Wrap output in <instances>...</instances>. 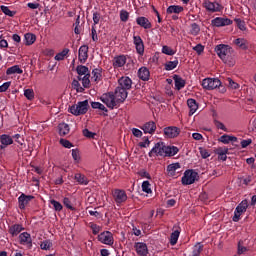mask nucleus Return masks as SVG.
<instances>
[{
  "mask_svg": "<svg viewBox=\"0 0 256 256\" xmlns=\"http://www.w3.org/2000/svg\"><path fill=\"white\" fill-rule=\"evenodd\" d=\"M249 207V202L247 199L242 200L241 203L238 204V206L235 208L234 216L232 218V221L234 223H239L241 220V215L247 211V208Z\"/></svg>",
  "mask_w": 256,
  "mask_h": 256,
  "instance_id": "20e7f679",
  "label": "nucleus"
},
{
  "mask_svg": "<svg viewBox=\"0 0 256 256\" xmlns=\"http://www.w3.org/2000/svg\"><path fill=\"white\" fill-rule=\"evenodd\" d=\"M67 55H69V48H65L60 53L56 54L55 60L56 61H63V59H65V57H67Z\"/></svg>",
  "mask_w": 256,
  "mask_h": 256,
  "instance_id": "a18cd8bd",
  "label": "nucleus"
},
{
  "mask_svg": "<svg viewBox=\"0 0 256 256\" xmlns=\"http://www.w3.org/2000/svg\"><path fill=\"white\" fill-rule=\"evenodd\" d=\"M249 251V248L245 246V241L240 240L237 245V254L243 255L244 253H247Z\"/></svg>",
  "mask_w": 256,
  "mask_h": 256,
  "instance_id": "4c0bfd02",
  "label": "nucleus"
},
{
  "mask_svg": "<svg viewBox=\"0 0 256 256\" xmlns=\"http://www.w3.org/2000/svg\"><path fill=\"white\" fill-rule=\"evenodd\" d=\"M227 153H229V148L227 147H219L216 149V155L218 156L227 155Z\"/></svg>",
  "mask_w": 256,
  "mask_h": 256,
  "instance_id": "680f3d73",
  "label": "nucleus"
},
{
  "mask_svg": "<svg viewBox=\"0 0 256 256\" xmlns=\"http://www.w3.org/2000/svg\"><path fill=\"white\" fill-rule=\"evenodd\" d=\"M82 134L84 135V137H87V139H95V136L97 135V133L95 132H91L89 131V129L85 128L82 131Z\"/></svg>",
  "mask_w": 256,
  "mask_h": 256,
  "instance_id": "13d9d810",
  "label": "nucleus"
},
{
  "mask_svg": "<svg viewBox=\"0 0 256 256\" xmlns=\"http://www.w3.org/2000/svg\"><path fill=\"white\" fill-rule=\"evenodd\" d=\"M136 23L137 25H139V27H142V29H151L153 27V24H151V21H149V18L145 16L137 17Z\"/></svg>",
  "mask_w": 256,
  "mask_h": 256,
  "instance_id": "aec40b11",
  "label": "nucleus"
},
{
  "mask_svg": "<svg viewBox=\"0 0 256 256\" xmlns=\"http://www.w3.org/2000/svg\"><path fill=\"white\" fill-rule=\"evenodd\" d=\"M20 245H28V247H33V239H31V234L28 232H23L19 235Z\"/></svg>",
  "mask_w": 256,
  "mask_h": 256,
  "instance_id": "412c9836",
  "label": "nucleus"
},
{
  "mask_svg": "<svg viewBox=\"0 0 256 256\" xmlns=\"http://www.w3.org/2000/svg\"><path fill=\"white\" fill-rule=\"evenodd\" d=\"M139 177H142L143 179H151V174H149V172H147L146 170H140L138 172Z\"/></svg>",
  "mask_w": 256,
  "mask_h": 256,
  "instance_id": "69168bd1",
  "label": "nucleus"
},
{
  "mask_svg": "<svg viewBox=\"0 0 256 256\" xmlns=\"http://www.w3.org/2000/svg\"><path fill=\"white\" fill-rule=\"evenodd\" d=\"M90 77H91V74H86L83 77L78 76V81H82V85H83L84 89H89V87H91Z\"/></svg>",
  "mask_w": 256,
  "mask_h": 256,
  "instance_id": "f704fd0d",
  "label": "nucleus"
},
{
  "mask_svg": "<svg viewBox=\"0 0 256 256\" xmlns=\"http://www.w3.org/2000/svg\"><path fill=\"white\" fill-rule=\"evenodd\" d=\"M197 177H199V174L195 172V170H186L181 179V183L182 185H193V183L197 181Z\"/></svg>",
  "mask_w": 256,
  "mask_h": 256,
  "instance_id": "423d86ee",
  "label": "nucleus"
},
{
  "mask_svg": "<svg viewBox=\"0 0 256 256\" xmlns=\"http://www.w3.org/2000/svg\"><path fill=\"white\" fill-rule=\"evenodd\" d=\"M58 131L60 137H65V135H69V131H71V128L69 127V124L62 122L58 125Z\"/></svg>",
  "mask_w": 256,
  "mask_h": 256,
  "instance_id": "bb28decb",
  "label": "nucleus"
},
{
  "mask_svg": "<svg viewBox=\"0 0 256 256\" xmlns=\"http://www.w3.org/2000/svg\"><path fill=\"white\" fill-rule=\"evenodd\" d=\"M112 197L116 203V205H122V203H125L127 201V192L122 189H114L112 191Z\"/></svg>",
  "mask_w": 256,
  "mask_h": 256,
  "instance_id": "1a4fd4ad",
  "label": "nucleus"
},
{
  "mask_svg": "<svg viewBox=\"0 0 256 256\" xmlns=\"http://www.w3.org/2000/svg\"><path fill=\"white\" fill-rule=\"evenodd\" d=\"M203 7L208 13H221L223 11V6L217 1L211 2L210 0H205Z\"/></svg>",
  "mask_w": 256,
  "mask_h": 256,
  "instance_id": "6e6552de",
  "label": "nucleus"
},
{
  "mask_svg": "<svg viewBox=\"0 0 256 256\" xmlns=\"http://www.w3.org/2000/svg\"><path fill=\"white\" fill-rule=\"evenodd\" d=\"M74 179L78 185H89V179L87 176H85V174L76 173L74 175Z\"/></svg>",
  "mask_w": 256,
  "mask_h": 256,
  "instance_id": "cd10ccee",
  "label": "nucleus"
},
{
  "mask_svg": "<svg viewBox=\"0 0 256 256\" xmlns=\"http://www.w3.org/2000/svg\"><path fill=\"white\" fill-rule=\"evenodd\" d=\"M0 143L4 147H9V145H13V138L10 135L2 134L0 136Z\"/></svg>",
  "mask_w": 256,
  "mask_h": 256,
  "instance_id": "c756f323",
  "label": "nucleus"
},
{
  "mask_svg": "<svg viewBox=\"0 0 256 256\" xmlns=\"http://www.w3.org/2000/svg\"><path fill=\"white\" fill-rule=\"evenodd\" d=\"M140 129H142V131H144V133L147 135V133L149 135H153V133H155V131H157V124H155L154 121H149L146 122L145 124H143L142 126H140Z\"/></svg>",
  "mask_w": 256,
  "mask_h": 256,
  "instance_id": "dca6fc26",
  "label": "nucleus"
},
{
  "mask_svg": "<svg viewBox=\"0 0 256 256\" xmlns=\"http://www.w3.org/2000/svg\"><path fill=\"white\" fill-rule=\"evenodd\" d=\"M103 68H95L92 70V79L98 83V81H101L103 79Z\"/></svg>",
  "mask_w": 256,
  "mask_h": 256,
  "instance_id": "72a5a7b5",
  "label": "nucleus"
},
{
  "mask_svg": "<svg viewBox=\"0 0 256 256\" xmlns=\"http://www.w3.org/2000/svg\"><path fill=\"white\" fill-rule=\"evenodd\" d=\"M32 199H35V197L32 195H25L22 193L18 197L19 209H22V210L25 209L27 205H29Z\"/></svg>",
  "mask_w": 256,
  "mask_h": 256,
  "instance_id": "f3484780",
  "label": "nucleus"
},
{
  "mask_svg": "<svg viewBox=\"0 0 256 256\" xmlns=\"http://www.w3.org/2000/svg\"><path fill=\"white\" fill-rule=\"evenodd\" d=\"M179 235H181V232H179V230H176L171 233L170 245H177V241H179Z\"/></svg>",
  "mask_w": 256,
  "mask_h": 256,
  "instance_id": "79ce46f5",
  "label": "nucleus"
},
{
  "mask_svg": "<svg viewBox=\"0 0 256 256\" xmlns=\"http://www.w3.org/2000/svg\"><path fill=\"white\" fill-rule=\"evenodd\" d=\"M25 228H23V225L21 224H14L9 227V233L12 235V237H17L21 231H23Z\"/></svg>",
  "mask_w": 256,
  "mask_h": 256,
  "instance_id": "c85d7f7f",
  "label": "nucleus"
},
{
  "mask_svg": "<svg viewBox=\"0 0 256 256\" xmlns=\"http://www.w3.org/2000/svg\"><path fill=\"white\" fill-rule=\"evenodd\" d=\"M72 158L76 163H79L81 161V156L79 155V150L77 149H72Z\"/></svg>",
  "mask_w": 256,
  "mask_h": 256,
  "instance_id": "e2e57ef3",
  "label": "nucleus"
},
{
  "mask_svg": "<svg viewBox=\"0 0 256 256\" xmlns=\"http://www.w3.org/2000/svg\"><path fill=\"white\" fill-rule=\"evenodd\" d=\"M6 75H23V69L19 65H14L6 70Z\"/></svg>",
  "mask_w": 256,
  "mask_h": 256,
  "instance_id": "2f4dec72",
  "label": "nucleus"
},
{
  "mask_svg": "<svg viewBox=\"0 0 256 256\" xmlns=\"http://www.w3.org/2000/svg\"><path fill=\"white\" fill-rule=\"evenodd\" d=\"M185 11V8L180 5H171L166 9L167 15H179V13H183Z\"/></svg>",
  "mask_w": 256,
  "mask_h": 256,
  "instance_id": "b1692460",
  "label": "nucleus"
},
{
  "mask_svg": "<svg viewBox=\"0 0 256 256\" xmlns=\"http://www.w3.org/2000/svg\"><path fill=\"white\" fill-rule=\"evenodd\" d=\"M173 79L175 88L177 89V91H181V89H183L186 85L185 79L181 78V76L179 75H174Z\"/></svg>",
  "mask_w": 256,
  "mask_h": 256,
  "instance_id": "a878e982",
  "label": "nucleus"
},
{
  "mask_svg": "<svg viewBox=\"0 0 256 256\" xmlns=\"http://www.w3.org/2000/svg\"><path fill=\"white\" fill-rule=\"evenodd\" d=\"M234 45H237L240 49H247V40L245 38H237L234 40Z\"/></svg>",
  "mask_w": 256,
  "mask_h": 256,
  "instance_id": "37998d69",
  "label": "nucleus"
},
{
  "mask_svg": "<svg viewBox=\"0 0 256 256\" xmlns=\"http://www.w3.org/2000/svg\"><path fill=\"white\" fill-rule=\"evenodd\" d=\"M60 143L62 144V147H65L66 149H71V147H73V143L69 140L61 139Z\"/></svg>",
  "mask_w": 256,
  "mask_h": 256,
  "instance_id": "774afa93",
  "label": "nucleus"
},
{
  "mask_svg": "<svg viewBox=\"0 0 256 256\" xmlns=\"http://www.w3.org/2000/svg\"><path fill=\"white\" fill-rule=\"evenodd\" d=\"M91 107L92 109H100V111H104V113L109 111L107 110V107H105V105L101 104L100 102H92Z\"/></svg>",
  "mask_w": 256,
  "mask_h": 256,
  "instance_id": "49530a36",
  "label": "nucleus"
},
{
  "mask_svg": "<svg viewBox=\"0 0 256 256\" xmlns=\"http://www.w3.org/2000/svg\"><path fill=\"white\" fill-rule=\"evenodd\" d=\"M201 251H203V245H201V243H198L193 248L192 256H201Z\"/></svg>",
  "mask_w": 256,
  "mask_h": 256,
  "instance_id": "3c124183",
  "label": "nucleus"
},
{
  "mask_svg": "<svg viewBox=\"0 0 256 256\" xmlns=\"http://www.w3.org/2000/svg\"><path fill=\"white\" fill-rule=\"evenodd\" d=\"M76 73L78 74V77H85V75H91L89 72V68L87 66L79 65L76 67Z\"/></svg>",
  "mask_w": 256,
  "mask_h": 256,
  "instance_id": "e433bc0d",
  "label": "nucleus"
},
{
  "mask_svg": "<svg viewBox=\"0 0 256 256\" xmlns=\"http://www.w3.org/2000/svg\"><path fill=\"white\" fill-rule=\"evenodd\" d=\"M225 85H227L230 89H239V84L231 78H227L225 80Z\"/></svg>",
  "mask_w": 256,
  "mask_h": 256,
  "instance_id": "de8ad7c7",
  "label": "nucleus"
},
{
  "mask_svg": "<svg viewBox=\"0 0 256 256\" xmlns=\"http://www.w3.org/2000/svg\"><path fill=\"white\" fill-rule=\"evenodd\" d=\"M133 43L135 45L136 53L143 55L145 53V44L141 36H133Z\"/></svg>",
  "mask_w": 256,
  "mask_h": 256,
  "instance_id": "ddd939ff",
  "label": "nucleus"
},
{
  "mask_svg": "<svg viewBox=\"0 0 256 256\" xmlns=\"http://www.w3.org/2000/svg\"><path fill=\"white\" fill-rule=\"evenodd\" d=\"M235 23H236L238 29H240V31H246L247 30V26L245 24V21L241 20V18H236Z\"/></svg>",
  "mask_w": 256,
  "mask_h": 256,
  "instance_id": "603ef678",
  "label": "nucleus"
},
{
  "mask_svg": "<svg viewBox=\"0 0 256 256\" xmlns=\"http://www.w3.org/2000/svg\"><path fill=\"white\" fill-rule=\"evenodd\" d=\"M89 111V100L80 101L77 104H74L68 108V113L79 117L85 115Z\"/></svg>",
  "mask_w": 256,
  "mask_h": 256,
  "instance_id": "f03ea898",
  "label": "nucleus"
},
{
  "mask_svg": "<svg viewBox=\"0 0 256 256\" xmlns=\"http://www.w3.org/2000/svg\"><path fill=\"white\" fill-rule=\"evenodd\" d=\"M24 97H26L28 101H33V99H35V92L33 89H26L24 90Z\"/></svg>",
  "mask_w": 256,
  "mask_h": 256,
  "instance_id": "8fccbe9b",
  "label": "nucleus"
},
{
  "mask_svg": "<svg viewBox=\"0 0 256 256\" xmlns=\"http://www.w3.org/2000/svg\"><path fill=\"white\" fill-rule=\"evenodd\" d=\"M142 191L148 194L153 193V191L151 190V183H149V181L146 180L142 183Z\"/></svg>",
  "mask_w": 256,
  "mask_h": 256,
  "instance_id": "864d4df0",
  "label": "nucleus"
},
{
  "mask_svg": "<svg viewBox=\"0 0 256 256\" xmlns=\"http://www.w3.org/2000/svg\"><path fill=\"white\" fill-rule=\"evenodd\" d=\"M218 141L224 145H229L230 141L236 143L237 137L224 134L218 139Z\"/></svg>",
  "mask_w": 256,
  "mask_h": 256,
  "instance_id": "473e14b6",
  "label": "nucleus"
},
{
  "mask_svg": "<svg viewBox=\"0 0 256 256\" xmlns=\"http://www.w3.org/2000/svg\"><path fill=\"white\" fill-rule=\"evenodd\" d=\"M72 88L75 89L77 93H83V91H85V88L81 86L78 80L72 81Z\"/></svg>",
  "mask_w": 256,
  "mask_h": 256,
  "instance_id": "09e8293b",
  "label": "nucleus"
},
{
  "mask_svg": "<svg viewBox=\"0 0 256 256\" xmlns=\"http://www.w3.org/2000/svg\"><path fill=\"white\" fill-rule=\"evenodd\" d=\"M100 101L106 105L109 109H115L119 105L113 92H108L100 97Z\"/></svg>",
  "mask_w": 256,
  "mask_h": 256,
  "instance_id": "39448f33",
  "label": "nucleus"
},
{
  "mask_svg": "<svg viewBox=\"0 0 256 256\" xmlns=\"http://www.w3.org/2000/svg\"><path fill=\"white\" fill-rule=\"evenodd\" d=\"M40 247L43 251H48V249H51V247H53V243L51 242V240H45L41 243Z\"/></svg>",
  "mask_w": 256,
  "mask_h": 256,
  "instance_id": "5fc2aeb1",
  "label": "nucleus"
},
{
  "mask_svg": "<svg viewBox=\"0 0 256 256\" xmlns=\"http://www.w3.org/2000/svg\"><path fill=\"white\" fill-rule=\"evenodd\" d=\"M187 105L190 109L189 111V117L195 115V113H197V109H199V104L197 103L196 99L193 98H189L187 100Z\"/></svg>",
  "mask_w": 256,
  "mask_h": 256,
  "instance_id": "5701e85b",
  "label": "nucleus"
},
{
  "mask_svg": "<svg viewBox=\"0 0 256 256\" xmlns=\"http://www.w3.org/2000/svg\"><path fill=\"white\" fill-rule=\"evenodd\" d=\"M138 77L141 79V81H149V77H151V72H149V69L147 67H141L138 70Z\"/></svg>",
  "mask_w": 256,
  "mask_h": 256,
  "instance_id": "393cba45",
  "label": "nucleus"
},
{
  "mask_svg": "<svg viewBox=\"0 0 256 256\" xmlns=\"http://www.w3.org/2000/svg\"><path fill=\"white\" fill-rule=\"evenodd\" d=\"M99 21H101V13H99V12H94V13H93V22H94V26H95V25H99Z\"/></svg>",
  "mask_w": 256,
  "mask_h": 256,
  "instance_id": "338daca9",
  "label": "nucleus"
},
{
  "mask_svg": "<svg viewBox=\"0 0 256 256\" xmlns=\"http://www.w3.org/2000/svg\"><path fill=\"white\" fill-rule=\"evenodd\" d=\"M98 241L103 245H113L115 240L113 239V233L110 231H104L98 235Z\"/></svg>",
  "mask_w": 256,
  "mask_h": 256,
  "instance_id": "9d476101",
  "label": "nucleus"
},
{
  "mask_svg": "<svg viewBox=\"0 0 256 256\" xmlns=\"http://www.w3.org/2000/svg\"><path fill=\"white\" fill-rule=\"evenodd\" d=\"M167 145L165 142H157L148 153L149 157H165Z\"/></svg>",
  "mask_w": 256,
  "mask_h": 256,
  "instance_id": "7ed1b4c3",
  "label": "nucleus"
},
{
  "mask_svg": "<svg viewBox=\"0 0 256 256\" xmlns=\"http://www.w3.org/2000/svg\"><path fill=\"white\" fill-rule=\"evenodd\" d=\"M179 153L177 146H166L165 157H175Z\"/></svg>",
  "mask_w": 256,
  "mask_h": 256,
  "instance_id": "c9c22d12",
  "label": "nucleus"
},
{
  "mask_svg": "<svg viewBox=\"0 0 256 256\" xmlns=\"http://www.w3.org/2000/svg\"><path fill=\"white\" fill-rule=\"evenodd\" d=\"M24 39L26 41V45H33V43L37 41V36H35V34L32 33H26L24 35Z\"/></svg>",
  "mask_w": 256,
  "mask_h": 256,
  "instance_id": "ea45409f",
  "label": "nucleus"
},
{
  "mask_svg": "<svg viewBox=\"0 0 256 256\" xmlns=\"http://www.w3.org/2000/svg\"><path fill=\"white\" fill-rule=\"evenodd\" d=\"M120 21H122L123 23H127V21H129V12H127L126 10H121Z\"/></svg>",
  "mask_w": 256,
  "mask_h": 256,
  "instance_id": "bf43d9fd",
  "label": "nucleus"
},
{
  "mask_svg": "<svg viewBox=\"0 0 256 256\" xmlns=\"http://www.w3.org/2000/svg\"><path fill=\"white\" fill-rule=\"evenodd\" d=\"M202 87L206 91H213V89L221 87V80L219 78H205L202 80Z\"/></svg>",
  "mask_w": 256,
  "mask_h": 256,
  "instance_id": "0eeeda50",
  "label": "nucleus"
},
{
  "mask_svg": "<svg viewBox=\"0 0 256 256\" xmlns=\"http://www.w3.org/2000/svg\"><path fill=\"white\" fill-rule=\"evenodd\" d=\"M118 84L121 89H124L126 91H129L133 85V80L129 78V76H122L121 78L118 79Z\"/></svg>",
  "mask_w": 256,
  "mask_h": 256,
  "instance_id": "4468645a",
  "label": "nucleus"
},
{
  "mask_svg": "<svg viewBox=\"0 0 256 256\" xmlns=\"http://www.w3.org/2000/svg\"><path fill=\"white\" fill-rule=\"evenodd\" d=\"M178 65H179V60L175 58L174 61H168L165 63V70L173 71V69H176Z\"/></svg>",
  "mask_w": 256,
  "mask_h": 256,
  "instance_id": "58836bf2",
  "label": "nucleus"
},
{
  "mask_svg": "<svg viewBox=\"0 0 256 256\" xmlns=\"http://www.w3.org/2000/svg\"><path fill=\"white\" fill-rule=\"evenodd\" d=\"M162 53H163L164 55L173 56V55H175L176 52H175V50H173L171 47L165 45V46L162 47Z\"/></svg>",
  "mask_w": 256,
  "mask_h": 256,
  "instance_id": "6e6d98bb",
  "label": "nucleus"
},
{
  "mask_svg": "<svg viewBox=\"0 0 256 256\" xmlns=\"http://www.w3.org/2000/svg\"><path fill=\"white\" fill-rule=\"evenodd\" d=\"M125 63H127L126 55H119V56L114 57V59H113L114 69H119L120 67H124Z\"/></svg>",
  "mask_w": 256,
  "mask_h": 256,
  "instance_id": "4be33fe9",
  "label": "nucleus"
},
{
  "mask_svg": "<svg viewBox=\"0 0 256 256\" xmlns=\"http://www.w3.org/2000/svg\"><path fill=\"white\" fill-rule=\"evenodd\" d=\"M199 150H200V155H201L202 159H208V157H211L209 150H207L205 148H199Z\"/></svg>",
  "mask_w": 256,
  "mask_h": 256,
  "instance_id": "0e129e2a",
  "label": "nucleus"
},
{
  "mask_svg": "<svg viewBox=\"0 0 256 256\" xmlns=\"http://www.w3.org/2000/svg\"><path fill=\"white\" fill-rule=\"evenodd\" d=\"M63 205H65L67 209H70V211H75V207H73L71 200L68 197L63 199Z\"/></svg>",
  "mask_w": 256,
  "mask_h": 256,
  "instance_id": "052dcab7",
  "label": "nucleus"
},
{
  "mask_svg": "<svg viewBox=\"0 0 256 256\" xmlns=\"http://www.w3.org/2000/svg\"><path fill=\"white\" fill-rule=\"evenodd\" d=\"M135 251L139 256H147L149 254V249L147 248V244L143 242H136L134 245Z\"/></svg>",
  "mask_w": 256,
  "mask_h": 256,
  "instance_id": "a211bd4d",
  "label": "nucleus"
},
{
  "mask_svg": "<svg viewBox=\"0 0 256 256\" xmlns=\"http://www.w3.org/2000/svg\"><path fill=\"white\" fill-rule=\"evenodd\" d=\"M129 95V93L127 92V90H125L124 88L121 87H116L115 92H114V98L116 99L118 105L120 103H125V99H127V96Z\"/></svg>",
  "mask_w": 256,
  "mask_h": 256,
  "instance_id": "9b49d317",
  "label": "nucleus"
},
{
  "mask_svg": "<svg viewBox=\"0 0 256 256\" xmlns=\"http://www.w3.org/2000/svg\"><path fill=\"white\" fill-rule=\"evenodd\" d=\"M179 133H181V130L175 126H169L164 129V134L166 137H169V139H175Z\"/></svg>",
  "mask_w": 256,
  "mask_h": 256,
  "instance_id": "6ab92c4d",
  "label": "nucleus"
},
{
  "mask_svg": "<svg viewBox=\"0 0 256 256\" xmlns=\"http://www.w3.org/2000/svg\"><path fill=\"white\" fill-rule=\"evenodd\" d=\"M50 203H51V205H53V208L55 211H58V212L63 211V205L60 204L59 201L51 200Z\"/></svg>",
  "mask_w": 256,
  "mask_h": 256,
  "instance_id": "4d7b16f0",
  "label": "nucleus"
},
{
  "mask_svg": "<svg viewBox=\"0 0 256 256\" xmlns=\"http://www.w3.org/2000/svg\"><path fill=\"white\" fill-rule=\"evenodd\" d=\"M190 27H191L190 34L193 35L194 37H197V35L201 33V26H199V24L192 23Z\"/></svg>",
  "mask_w": 256,
  "mask_h": 256,
  "instance_id": "a19ab883",
  "label": "nucleus"
},
{
  "mask_svg": "<svg viewBox=\"0 0 256 256\" xmlns=\"http://www.w3.org/2000/svg\"><path fill=\"white\" fill-rule=\"evenodd\" d=\"M177 169H181V164H179V163L169 164L167 166V173H168L169 177H175V175L177 173Z\"/></svg>",
  "mask_w": 256,
  "mask_h": 256,
  "instance_id": "7c9ffc66",
  "label": "nucleus"
},
{
  "mask_svg": "<svg viewBox=\"0 0 256 256\" xmlns=\"http://www.w3.org/2000/svg\"><path fill=\"white\" fill-rule=\"evenodd\" d=\"M213 27H227L228 25H233V20L224 17H216L211 21Z\"/></svg>",
  "mask_w": 256,
  "mask_h": 256,
  "instance_id": "f8f14e48",
  "label": "nucleus"
},
{
  "mask_svg": "<svg viewBox=\"0 0 256 256\" xmlns=\"http://www.w3.org/2000/svg\"><path fill=\"white\" fill-rule=\"evenodd\" d=\"M214 51L223 63H227L231 55H233V48L226 44H218Z\"/></svg>",
  "mask_w": 256,
  "mask_h": 256,
  "instance_id": "f257e3e1",
  "label": "nucleus"
},
{
  "mask_svg": "<svg viewBox=\"0 0 256 256\" xmlns=\"http://www.w3.org/2000/svg\"><path fill=\"white\" fill-rule=\"evenodd\" d=\"M78 59H79L80 63H86L87 62V59H89V46L82 45L79 48Z\"/></svg>",
  "mask_w": 256,
  "mask_h": 256,
  "instance_id": "2eb2a0df",
  "label": "nucleus"
},
{
  "mask_svg": "<svg viewBox=\"0 0 256 256\" xmlns=\"http://www.w3.org/2000/svg\"><path fill=\"white\" fill-rule=\"evenodd\" d=\"M0 9L2 13H4V15H7L8 17H15V15H17L16 11H11L9 7L5 5L0 6Z\"/></svg>",
  "mask_w": 256,
  "mask_h": 256,
  "instance_id": "c03bdc74",
  "label": "nucleus"
}]
</instances>
